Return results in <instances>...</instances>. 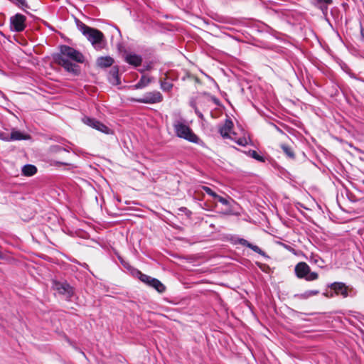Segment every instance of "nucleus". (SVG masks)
Here are the masks:
<instances>
[{
    "label": "nucleus",
    "mask_w": 364,
    "mask_h": 364,
    "mask_svg": "<svg viewBox=\"0 0 364 364\" xmlns=\"http://www.w3.org/2000/svg\"><path fill=\"white\" fill-rule=\"evenodd\" d=\"M65 58H69L75 63H81L84 62L85 59L83 55L78 50L68 46H61L60 47V53L53 56L54 60L56 63L63 67L67 71L71 73H76L78 66L76 64H68L64 60Z\"/></svg>",
    "instance_id": "1"
},
{
    "label": "nucleus",
    "mask_w": 364,
    "mask_h": 364,
    "mask_svg": "<svg viewBox=\"0 0 364 364\" xmlns=\"http://www.w3.org/2000/svg\"><path fill=\"white\" fill-rule=\"evenodd\" d=\"M77 27L95 49L100 50L102 48L104 35L100 31L89 27L82 22L77 23Z\"/></svg>",
    "instance_id": "2"
},
{
    "label": "nucleus",
    "mask_w": 364,
    "mask_h": 364,
    "mask_svg": "<svg viewBox=\"0 0 364 364\" xmlns=\"http://www.w3.org/2000/svg\"><path fill=\"white\" fill-rule=\"evenodd\" d=\"M173 128L176 136L188 141L198 143V137L192 132L191 128L184 122L177 120L173 123Z\"/></svg>",
    "instance_id": "3"
},
{
    "label": "nucleus",
    "mask_w": 364,
    "mask_h": 364,
    "mask_svg": "<svg viewBox=\"0 0 364 364\" xmlns=\"http://www.w3.org/2000/svg\"><path fill=\"white\" fill-rule=\"evenodd\" d=\"M233 123L230 119H226L225 124L219 128V132L223 138H230L240 146H245L248 144V139L246 137L237 139L235 133L232 132Z\"/></svg>",
    "instance_id": "4"
},
{
    "label": "nucleus",
    "mask_w": 364,
    "mask_h": 364,
    "mask_svg": "<svg viewBox=\"0 0 364 364\" xmlns=\"http://www.w3.org/2000/svg\"><path fill=\"white\" fill-rule=\"evenodd\" d=\"M132 100L140 103L155 104L161 102L163 100V96L160 92L153 91L146 92L141 98L132 99Z\"/></svg>",
    "instance_id": "5"
},
{
    "label": "nucleus",
    "mask_w": 364,
    "mask_h": 364,
    "mask_svg": "<svg viewBox=\"0 0 364 364\" xmlns=\"http://www.w3.org/2000/svg\"><path fill=\"white\" fill-rule=\"evenodd\" d=\"M26 17L21 14H16L10 18L11 29L15 32H21L26 28Z\"/></svg>",
    "instance_id": "6"
},
{
    "label": "nucleus",
    "mask_w": 364,
    "mask_h": 364,
    "mask_svg": "<svg viewBox=\"0 0 364 364\" xmlns=\"http://www.w3.org/2000/svg\"><path fill=\"white\" fill-rule=\"evenodd\" d=\"M53 288L58 293L64 295L67 299L70 298L73 294L72 287L67 282L53 281Z\"/></svg>",
    "instance_id": "7"
},
{
    "label": "nucleus",
    "mask_w": 364,
    "mask_h": 364,
    "mask_svg": "<svg viewBox=\"0 0 364 364\" xmlns=\"http://www.w3.org/2000/svg\"><path fill=\"white\" fill-rule=\"evenodd\" d=\"M83 122L85 124L102 132L105 134H109L110 133V129L107 127L104 124L101 123L100 122L96 120L93 118L90 117H85L83 119Z\"/></svg>",
    "instance_id": "8"
},
{
    "label": "nucleus",
    "mask_w": 364,
    "mask_h": 364,
    "mask_svg": "<svg viewBox=\"0 0 364 364\" xmlns=\"http://www.w3.org/2000/svg\"><path fill=\"white\" fill-rule=\"evenodd\" d=\"M329 287L334 291L336 294H341L344 298L350 295L349 291L351 292L353 290L343 282H333L329 285Z\"/></svg>",
    "instance_id": "9"
},
{
    "label": "nucleus",
    "mask_w": 364,
    "mask_h": 364,
    "mask_svg": "<svg viewBox=\"0 0 364 364\" xmlns=\"http://www.w3.org/2000/svg\"><path fill=\"white\" fill-rule=\"evenodd\" d=\"M309 266L304 262H299L295 267V273L298 278L303 279L310 272Z\"/></svg>",
    "instance_id": "10"
},
{
    "label": "nucleus",
    "mask_w": 364,
    "mask_h": 364,
    "mask_svg": "<svg viewBox=\"0 0 364 364\" xmlns=\"http://www.w3.org/2000/svg\"><path fill=\"white\" fill-rule=\"evenodd\" d=\"M125 61L131 65L137 67L141 65L142 58L141 55L134 53H129L125 56Z\"/></svg>",
    "instance_id": "11"
},
{
    "label": "nucleus",
    "mask_w": 364,
    "mask_h": 364,
    "mask_svg": "<svg viewBox=\"0 0 364 364\" xmlns=\"http://www.w3.org/2000/svg\"><path fill=\"white\" fill-rule=\"evenodd\" d=\"M30 136L18 130L13 129L11 134H9V141L29 139Z\"/></svg>",
    "instance_id": "12"
},
{
    "label": "nucleus",
    "mask_w": 364,
    "mask_h": 364,
    "mask_svg": "<svg viewBox=\"0 0 364 364\" xmlns=\"http://www.w3.org/2000/svg\"><path fill=\"white\" fill-rule=\"evenodd\" d=\"M114 63V60L109 57H100L97 60V64L100 68H107L111 66Z\"/></svg>",
    "instance_id": "13"
},
{
    "label": "nucleus",
    "mask_w": 364,
    "mask_h": 364,
    "mask_svg": "<svg viewBox=\"0 0 364 364\" xmlns=\"http://www.w3.org/2000/svg\"><path fill=\"white\" fill-rule=\"evenodd\" d=\"M37 172V168L35 166L31 164L25 165L22 168V173L24 176H31Z\"/></svg>",
    "instance_id": "14"
},
{
    "label": "nucleus",
    "mask_w": 364,
    "mask_h": 364,
    "mask_svg": "<svg viewBox=\"0 0 364 364\" xmlns=\"http://www.w3.org/2000/svg\"><path fill=\"white\" fill-rule=\"evenodd\" d=\"M318 293V290H308L304 293L295 294L294 296L299 299H307L309 297L317 295Z\"/></svg>",
    "instance_id": "15"
},
{
    "label": "nucleus",
    "mask_w": 364,
    "mask_h": 364,
    "mask_svg": "<svg viewBox=\"0 0 364 364\" xmlns=\"http://www.w3.org/2000/svg\"><path fill=\"white\" fill-rule=\"evenodd\" d=\"M151 82V80L149 77L143 75L139 81L134 85L135 89H141L146 86H147Z\"/></svg>",
    "instance_id": "16"
},
{
    "label": "nucleus",
    "mask_w": 364,
    "mask_h": 364,
    "mask_svg": "<svg viewBox=\"0 0 364 364\" xmlns=\"http://www.w3.org/2000/svg\"><path fill=\"white\" fill-rule=\"evenodd\" d=\"M149 286L154 287L160 293L164 292L166 289L165 286L159 280L155 278H154Z\"/></svg>",
    "instance_id": "17"
},
{
    "label": "nucleus",
    "mask_w": 364,
    "mask_h": 364,
    "mask_svg": "<svg viewBox=\"0 0 364 364\" xmlns=\"http://www.w3.org/2000/svg\"><path fill=\"white\" fill-rule=\"evenodd\" d=\"M137 274L139 275V279L148 285H150V284L152 282V280L154 279V278L146 274H142L139 271L137 272Z\"/></svg>",
    "instance_id": "18"
},
{
    "label": "nucleus",
    "mask_w": 364,
    "mask_h": 364,
    "mask_svg": "<svg viewBox=\"0 0 364 364\" xmlns=\"http://www.w3.org/2000/svg\"><path fill=\"white\" fill-rule=\"evenodd\" d=\"M281 148L287 156H289L291 159L294 158V151L290 146L286 144H282Z\"/></svg>",
    "instance_id": "19"
},
{
    "label": "nucleus",
    "mask_w": 364,
    "mask_h": 364,
    "mask_svg": "<svg viewBox=\"0 0 364 364\" xmlns=\"http://www.w3.org/2000/svg\"><path fill=\"white\" fill-rule=\"evenodd\" d=\"M13 3L23 11L28 9L29 6L26 2V0H12Z\"/></svg>",
    "instance_id": "20"
},
{
    "label": "nucleus",
    "mask_w": 364,
    "mask_h": 364,
    "mask_svg": "<svg viewBox=\"0 0 364 364\" xmlns=\"http://www.w3.org/2000/svg\"><path fill=\"white\" fill-rule=\"evenodd\" d=\"M173 87V84L169 82V81H166V80H162L161 81V88L164 90V91H170Z\"/></svg>",
    "instance_id": "21"
},
{
    "label": "nucleus",
    "mask_w": 364,
    "mask_h": 364,
    "mask_svg": "<svg viewBox=\"0 0 364 364\" xmlns=\"http://www.w3.org/2000/svg\"><path fill=\"white\" fill-rule=\"evenodd\" d=\"M319 5L321 9L323 10V12L324 13L325 10L327 9L328 5L331 4L332 3V0H315Z\"/></svg>",
    "instance_id": "22"
},
{
    "label": "nucleus",
    "mask_w": 364,
    "mask_h": 364,
    "mask_svg": "<svg viewBox=\"0 0 364 364\" xmlns=\"http://www.w3.org/2000/svg\"><path fill=\"white\" fill-rule=\"evenodd\" d=\"M249 248H250L251 250H252L254 252L259 254L260 255L263 256V257H267L265 254V252L264 251H262L258 246L257 245H252V244H250Z\"/></svg>",
    "instance_id": "23"
},
{
    "label": "nucleus",
    "mask_w": 364,
    "mask_h": 364,
    "mask_svg": "<svg viewBox=\"0 0 364 364\" xmlns=\"http://www.w3.org/2000/svg\"><path fill=\"white\" fill-rule=\"evenodd\" d=\"M318 277V275L316 272H309V273H308V274L305 277V279L306 281H314V280H316L317 279Z\"/></svg>",
    "instance_id": "24"
},
{
    "label": "nucleus",
    "mask_w": 364,
    "mask_h": 364,
    "mask_svg": "<svg viewBox=\"0 0 364 364\" xmlns=\"http://www.w3.org/2000/svg\"><path fill=\"white\" fill-rule=\"evenodd\" d=\"M310 262L314 264H316L318 265H320V262H323V260L317 255H314L311 254L310 259Z\"/></svg>",
    "instance_id": "25"
},
{
    "label": "nucleus",
    "mask_w": 364,
    "mask_h": 364,
    "mask_svg": "<svg viewBox=\"0 0 364 364\" xmlns=\"http://www.w3.org/2000/svg\"><path fill=\"white\" fill-rule=\"evenodd\" d=\"M202 189L205 191L208 195L212 196L213 198H215V197H218V194L213 191L209 187L202 186Z\"/></svg>",
    "instance_id": "26"
},
{
    "label": "nucleus",
    "mask_w": 364,
    "mask_h": 364,
    "mask_svg": "<svg viewBox=\"0 0 364 364\" xmlns=\"http://www.w3.org/2000/svg\"><path fill=\"white\" fill-rule=\"evenodd\" d=\"M250 156L255 159L259 161H264V158L259 156L256 151H252L250 152Z\"/></svg>",
    "instance_id": "27"
},
{
    "label": "nucleus",
    "mask_w": 364,
    "mask_h": 364,
    "mask_svg": "<svg viewBox=\"0 0 364 364\" xmlns=\"http://www.w3.org/2000/svg\"><path fill=\"white\" fill-rule=\"evenodd\" d=\"M214 199L218 200L223 205H228V200L226 198H225L223 197H221V196H220L218 195V197H215Z\"/></svg>",
    "instance_id": "28"
},
{
    "label": "nucleus",
    "mask_w": 364,
    "mask_h": 364,
    "mask_svg": "<svg viewBox=\"0 0 364 364\" xmlns=\"http://www.w3.org/2000/svg\"><path fill=\"white\" fill-rule=\"evenodd\" d=\"M0 139L5 141H9V133L4 132L0 130Z\"/></svg>",
    "instance_id": "29"
},
{
    "label": "nucleus",
    "mask_w": 364,
    "mask_h": 364,
    "mask_svg": "<svg viewBox=\"0 0 364 364\" xmlns=\"http://www.w3.org/2000/svg\"><path fill=\"white\" fill-rule=\"evenodd\" d=\"M238 242H239V244H240V245H242L243 246L247 247H249V245L250 244L247 240H245L243 238L239 239L238 240Z\"/></svg>",
    "instance_id": "30"
},
{
    "label": "nucleus",
    "mask_w": 364,
    "mask_h": 364,
    "mask_svg": "<svg viewBox=\"0 0 364 364\" xmlns=\"http://www.w3.org/2000/svg\"><path fill=\"white\" fill-rule=\"evenodd\" d=\"M117 73H118L117 70H114L112 71V77L114 80H116L117 81L119 80L118 76H117Z\"/></svg>",
    "instance_id": "31"
},
{
    "label": "nucleus",
    "mask_w": 364,
    "mask_h": 364,
    "mask_svg": "<svg viewBox=\"0 0 364 364\" xmlns=\"http://www.w3.org/2000/svg\"><path fill=\"white\" fill-rule=\"evenodd\" d=\"M64 60L68 63V64H75L69 58H65Z\"/></svg>",
    "instance_id": "32"
},
{
    "label": "nucleus",
    "mask_w": 364,
    "mask_h": 364,
    "mask_svg": "<svg viewBox=\"0 0 364 364\" xmlns=\"http://www.w3.org/2000/svg\"><path fill=\"white\" fill-rule=\"evenodd\" d=\"M196 114H198V116L200 118L203 119V114H202V113H201V112H199V111H198V110H196Z\"/></svg>",
    "instance_id": "33"
},
{
    "label": "nucleus",
    "mask_w": 364,
    "mask_h": 364,
    "mask_svg": "<svg viewBox=\"0 0 364 364\" xmlns=\"http://www.w3.org/2000/svg\"><path fill=\"white\" fill-rule=\"evenodd\" d=\"M361 36L363 38H364V30L361 31Z\"/></svg>",
    "instance_id": "34"
},
{
    "label": "nucleus",
    "mask_w": 364,
    "mask_h": 364,
    "mask_svg": "<svg viewBox=\"0 0 364 364\" xmlns=\"http://www.w3.org/2000/svg\"><path fill=\"white\" fill-rule=\"evenodd\" d=\"M186 210V208H181V210Z\"/></svg>",
    "instance_id": "35"
},
{
    "label": "nucleus",
    "mask_w": 364,
    "mask_h": 364,
    "mask_svg": "<svg viewBox=\"0 0 364 364\" xmlns=\"http://www.w3.org/2000/svg\"><path fill=\"white\" fill-rule=\"evenodd\" d=\"M361 183L364 185V178L361 181Z\"/></svg>",
    "instance_id": "36"
}]
</instances>
